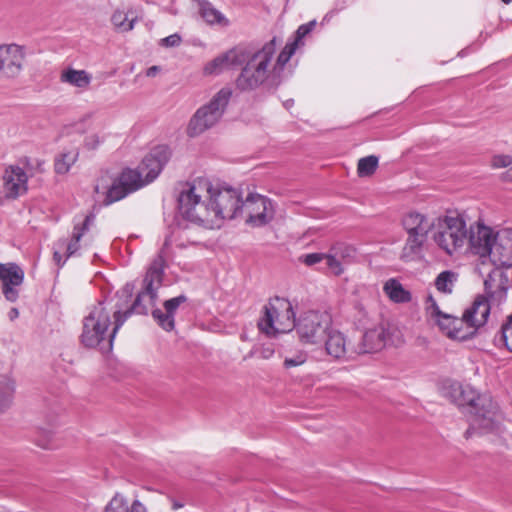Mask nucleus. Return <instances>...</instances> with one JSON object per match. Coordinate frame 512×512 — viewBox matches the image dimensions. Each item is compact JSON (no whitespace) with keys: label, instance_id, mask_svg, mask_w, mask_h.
<instances>
[{"label":"nucleus","instance_id":"f257e3e1","mask_svg":"<svg viewBox=\"0 0 512 512\" xmlns=\"http://www.w3.org/2000/svg\"><path fill=\"white\" fill-rule=\"evenodd\" d=\"M242 199L243 194L236 188L197 178L182 185L178 209L191 223L213 229L225 219L239 217Z\"/></svg>","mask_w":512,"mask_h":512},{"label":"nucleus","instance_id":"f03ea898","mask_svg":"<svg viewBox=\"0 0 512 512\" xmlns=\"http://www.w3.org/2000/svg\"><path fill=\"white\" fill-rule=\"evenodd\" d=\"M277 49V39L273 38L248 57L245 66L236 79L238 89L251 91L262 85L268 88H276L292 74V68L289 64L292 49L288 48L286 51H280L275 57Z\"/></svg>","mask_w":512,"mask_h":512},{"label":"nucleus","instance_id":"7ed1b4c3","mask_svg":"<svg viewBox=\"0 0 512 512\" xmlns=\"http://www.w3.org/2000/svg\"><path fill=\"white\" fill-rule=\"evenodd\" d=\"M171 156L165 145L154 147L142 160L137 169H125L112 180L109 175L98 179L95 185L97 195L104 196L103 203L109 205L123 199L126 195L154 181Z\"/></svg>","mask_w":512,"mask_h":512},{"label":"nucleus","instance_id":"20e7f679","mask_svg":"<svg viewBox=\"0 0 512 512\" xmlns=\"http://www.w3.org/2000/svg\"><path fill=\"white\" fill-rule=\"evenodd\" d=\"M448 394L458 406L472 408L467 438L474 434L500 436L504 432L503 415L489 395H480L472 386L458 382L449 385Z\"/></svg>","mask_w":512,"mask_h":512},{"label":"nucleus","instance_id":"39448f33","mask_svg":"<svg viewBox=\"0 0 512 512\" xmlns=\"http://www.w3.org/2000/svg\"><path fill=\"white\" fill-rule=\"evenodd\" d=\"M130 316L131 311H123L122 305L99 301L87 309L83 318L81 343L87 348L110 351L116 333Z\"/></svg>","mask_w":512,"mask_h":512},{"label":"nucleus","instance_id":"423d86ee","mask_svg":"<svg viewBox=\"0 0 512 512\" xmlns=\"http://www.w3.org/2000/svg\"><path fill=\"white\" fill-rule=\"evenodd\" d=\"M171 244L172 239L167 237L158 255L149 265L143 279L142 290L138 293L130 307H128V304L129 299L132 296L133 285L128 283L117 293V296L120 299H123L121 303H117L118 305H122L123 311H131V315L133 313L147 314L148 310L155 305L158 298V289L162 286L166 261L170 257Z\"/></svg>","mask_w":512,"mask_h":512},{"label":"nucleus","instance_id":"0eeeda50","mask_svg":"<svg viewBox=\"0 0 512 512\" xmlns=\"http://www.w3.org/2000/svg\"><path fill=\"white\" fill-rule=\"evenodd\" d=\"M432 241L445 255L459 257L467 252L468 226L463 215L450 212L436 217Z\"/></svg>","mask_w":512,"mask_h":512},{"label":"nucleus","instance_id":"6e6552de","mask_svg":"<svg viewBox=\"0 0 512 512\" xmlns=\"http://www.w3.org/2000/svg\"><path fill=\"white\" fill-rule=\"evenodd\" d=\"M232 94L230 87H223L208 102L201 105L189 120L187 135L197 137L218 125L226 112Z\"/></svg>","mask_w":512,"mask_h":512},{"label":"nucleus","instance_id":"1a4fd4ad","mask_svg":"<svg viewBox=\"0 0 512 512\" xmlns=\"http://www.w3.org/2000/svg\"><path fill=\"white\" fill-rule=\"evenodd\" d=\"M295 312L291 302L282 297H274L263 308L258 321L259 330L268 337L289 333L295 326Z\"/></svg>","mask_w":512,"mask_h":512},{"label":"nucleus","instance_id":"9d476101","mask_svg":"<svg viewBox=\"0 0 512 512\" xmlns=\"http://www.w3.org/2000/svg\"><path fill=\"white\" fill-rule=\"evenodd\" d=\"M29 166L27 157L5 166L0 178V205L15 201L28 192Z\"/></svg>","mask_w":512,"mask_h":512},{"label":"nucleus","instance_id":"9b49d317","mask_svg":"<svg viewBox=\"0 0 512 512\" xmlns=\"http://www.w3.org/2000/svg\"><path fill=\"white\" fill-rule=\"evenodd\" d=\"M331 326V319L326 313L319 311H307L303 313L294 328L301 343L305 345L320 346L324 341L325 335Z\"/></svg>","mask_w":512,"mask_h":512},{"label":"nucleus","instance_id":"f8f14e48","mask_svg":"<svg viewBox=\"0 0 512 512\" xmlns=\"http://www.w3.org/2000/svg\"><path fill=\"white\" fill-rule=\"evenodd\" d=\"M273 202L259 193L249 192L243 196L239 216L244 217L248 225L262 227L274 218Z\"/></svg>","mask_w":512,"mask_h":512},{"label":"nucleus","instance_id":"ddd939ff","mask_svg":"<svg viewBox=\"0 0 512 512\" xmlns=\"http://www.w3.org/2000/svg\"><path fill=\"white\" fill-rule=\"evenodd\" d=\"M351 249L343 244H337L333 246L328 253H310L299 257V261L307 266H314L322 261L334 275H340L343 273V262L350 256Z\"/></svg>","mask_w":512,"mask_h":512},{"label":"nucleus","instance_id":"4468645a","mask_svg":"<svg viewBox=\"0 0 512 512\" xmlns=\"http://www.w3.org/2000/svg\"><path fill=\"white\" fill-rule=\"evenodd\" d=\"M496 232L489 226L476 222L468 227L467 252L478 255L485 263L491 253V246L495 240Z\"/></svg>","mask_w":512,"mask_h":512},{"label":"nucleus","instance_id":"2eb2a0df","mask_svg":"<svg viewBox=\"0 0 512 512\" xmlns=\"http://www.w3.org/2000/svg\"><path fill=\"white\" fill-rule=\"evenodd\" d=\"M24 280V271L15 263H0V281L2 293L9 302H15L19 297L18 287Z\"/></svg>","mask_w":512,"mask_h":512},{"label":"nucleus","instance_id":"dca6fc26","mask_svg":"<svg viewBox=\"0 0 512 512\" xmlns=\"http://www.w3.org/2000/svg\"><path fill=\"white\" fill-rule=\"evenodd\" d=\"M326 355L335 360H350L355 357V347H350L346 336L331 326L322 343Z\"/></svg>","mask_w":512,"mask_h":512},{"label":"nucleus","instance_id":"f3484780","mask_svg":"<svg viewBox=\"0 0 512 512\" xmlns=\"http://www.w3.org/2000/svg\"><path fill=\"white\" fill-rule=\"evenodd\" d=\"M486 260H489L494 266H512V229L496 232L491 253Z\"/></svg>","mask_w":512,"mask_h":512},{"label":"nucleus","instance_id":"a211bd4d","mask_svg":"<svg viewBox=\"0 0 512 512\" xmlns=\"http://www.w3.org/2000/svg\"><path fill=\"white\" fill-rule=\"evenodd\" d=\"M435 222L436 217L430 218L416 211L407 213L402 219V225L408 237L422 241H427L428 234L434 233Z\"/></svg>","mask_w":512,"mask_h":512},{"label":"nucleus","instance_id":"6ab92c4d","mask_svg":"<svg viewBox=\"0 0 512 512\" xmlns=\"http://www.w3.org/2000/svg\"><path fill=\"white\" fill-rule=\"evenodd\" d=\"M23 48L16 44L0 45V72L7 77H15L22 69Z\"/></svg>","mask_w":512,"mask_h":512},{"label":"nucleus","instance_id":"aec40b11","mask_svg":"<svg viewBox=\"0 0 512 512\" xmlns=\"http://www.w3.org/2000/svg\"><path fill=\"white\" fill-rule=\"evenodd\" d=\"M245 60L244 51L240 48H233L220 54L204 66L205 75H219L226 70L241 65Z\"/></svg>","mask_w":512,"mask_h":512},{"label":"nucleus","instance_id":"412c9836","mask_svg":"<svg viewBox=\"0 0 512 512\" xmlns=\"http://www.w3.org/2000/svg\"><path fill=\"white\" fill-rule=\"evenodd\" d=\"M186 301L187 298L184 295L168 299L163 304L164 309H154L152 316L161 328L171 331L175 326V314Z\"/></svg>","mask_w":512,"mask_h":512},{"label":"nucleus","instance_id":"4be33fe9","mask_svg":"<svg viewBox=\"0 0 512 512\" xmlns=\"http://www.w3.org/2000/svg\"><path fill=\"white\" fill-rule=\"evenodd\" d=\"M385 342V328L381 325L374 326L364 332L361 342L355 347V354L377 352L385 346Z\"/></svg>","mask_w":512,"mask_h":512},{"label":"nucleus","instance_id":"5701e85b","mask_svg":"<svg viewBox=\"0 0 512 512\" xmlns=\"http://www.w3.org/2000/svg\"><path fill=\"white\" fill-rule=\"evenodd\" d=\"M490 314V303L486 296H478L473 304L465 310L463 315L466 321L475 329L483 326Z\"/></svg>","mask_w":512,"mask_h":512},{"label":"nucleus","instance_id":"b1692460","mask_svg":"<svg viewBox=\"0 0 512 512\" xmlns=\"http://www.w3.org/2000/svg\"><path fill=\"white\" fill-rule=\"evenodd\" d=\"M505 282L506 280L503 278L501 271L494 269L489 272L488 279L484 281L486 295L491 300H502L507 291Z\"/></svg>","mask_w":512,"mask_h":512},{"label":"nucleus","instance_id":"393cba45","mask_svg":"<svg viewBox=\"0 0 512 512\" xmlns=\"http://www.w3.org/2000/svg\"><path fill=\"white\" fill-rule=\"evenodd\" d=\"M60 81L80 90H86L92 81V75L85 70L68 67L62 70Z\"/></svg>","mask_w":512,"mask_h":512},{"label":"nucleus","instance_id":"a878e982","mask_svg":"<svg viewBox=\"0 0 512 512\" xmlns=\"http://www.w3.org/2000/svg\"><path fill=\"white\" fill-rule=\"evenodd\" d=\"M94 222L93 215H87L81 224H75L73 229L72 238L69 242L65 241V253L66 258L74 256L80 248V240L89 230L90 226Z\"/></svg>","mask_w":512,"mask_h":512},{"label":"nucleus","instance_id":"bb28decb","mask_svg":"<svg viewBox=\"0 0 512 512\" xmlns=\"http://www.w3.org/2000/svg\"><path fill=\"white\" fill-rule=\"evenodd\" d=\"M199 12L204 21L211 26L227 27L230 24L228 18L208 1L199 3Z\"/></svg>","mask_w":512,"mask_h":512},{"label":"nucleus","instance_id":"cd10ccee","mask_svg":"<svg viewBox=\"0 0 512 512\" xmlns=\"http://www.w3.org/2000/svg\"><path fill=\"white\" fill-rule=\"evenodd\" d=\"M383 291L387 297L395 303H407L411 301V293L395 278L388 279L383 285Z\"/></svg>","mask_w":512,"mask_h":512},{"label":"nucleus","instance_id":"c85d7f7f","mask_svg":"<svg viewBox=\"0 0 512 512\" xmlns=\"http://www.w3.org/2000/svg\"><path fill=\"white\" fill-rule=\"evenodd\" d=\"M105 512H148L146 507L139 501L134 500L128 506L127 499L121 494H115L105 508Z\"/></svg>","mask_w":512,"mask_h":512},{"label":"nucleus","instance_id":"c756f323","mask_svg":"<svg viewBox=\"0 0 512 512\" xmlns=\"http://www.w3.org/2000/svg\"><path fill=\"white\" fill-rule=\"evenodd\" d=\"M15 393V380L9 374H0V413L8 409Z\"/></svg>","mask_w":512,"mask_h":512},{"label":"nucleus","instance_id":"7c9ffc66","mask_svg":"<svg viewBox=\"0 0 512 512\" xmlns=\"http://www.w3.org/2000/svg\"><path fill=\"white\" fill-rule=\"evenodd\" d=\"M475 329L466 321L465 316L454 318L452 328L448 332V337L452 340L465 341L475 334Z\"/></svg>","mask_w":512,"mask_h":512},{"label":"nucleus","instance_id":"2f4dec72","mask_svg":"<svg viewBox=\"0 0 512 512\" xmlns=\"http://www.w3.org/2000/svg\"><path fill=\"white\" fill-rule=\"evenodd\" d=\"M426 241L417 238L407 237L405 245L401 252V259L405 262L418 260L422 257L423 247Z\"/></svg>","mask_w":512,"mask_h":512},{"label":"nucleus","instance_id":"473e14b6","mask_svg":"<svg viewBox=\"0 0 512 512\" xmlns=\"http://www.w3.org/2000/svg\"><path fill=\"white\" fill-rule=\"evenodd\" d=\"M135 20L136 17L133 16V12L124 10H116L111 17L112 24L119 32L132 30Z\"/></svg>","mask_w":512,"mask_h":512},{"label":"nucleus","instance_id":"72a5a7b5","mask_svg":"<svg viewBox=\"0 0 512 512\" xmlns=\"http://www.w3.org/2000/svg\"><path fill=\"white\" fill-rule=\"evenodd\" d=\"M457 279V273L451 270L442 271L435 279V287L443 294H451Z\"/></svg>","mask_w":512,"mask_h":512},{"label":"nucleus","instance_id":"f704fd0d","mask_svg":"<svg viewBox=\"0 0 512 512\" xmlns=\"http://www.w3.org/2000/svg\"><path fill=\"white\" fill-rule=\"evenodd\" d=\"M494 343L498 347H505L512 353V314L507 318L500 332L495 336Z\"/></svg>","mask_w":512,"mask_h":512},{"label":"nucleus","instance_id":"c9c22d12","mask_svg":"<svg viewBox=\"0 0 512 512\" xmlns=\"http://www.w3.org/2000/svg\"><path fill=\"white\" fill-rule=\"evenodd\" d=\"M275 354V347L273 343H258L244 356V360L252 357H259L264 360L271 359Z\"/></svg>","mask_w":512,"mask_h":512},{"label":"nucleus","instance_id":"e433bc0d","mask_svg":"<svg viewBox=\"0 0 512 512\" xmlns=\"http://www.w3.org/2000/svg\"><path fill=\"white\" fill-rule=\"evenodd\" d=\"M316 21H310L307 24H303L299 26V28L296 31L295 39L291 42H288L281 51H286L288 48L292 49V55L296 52V49L301 44L302 39L309 34L312 29L315 27Z\"/></svg>","mask_w":512,"mask_h":512},{"label":"nucleus","instance_id":"4c0bfd02","mask_svg":"<svg viewBox=\"0 0 512 512\" xmlns=\"http://www.w3.org/2000/svg\"><path fill=\"white\" fill-rule=\"evenodd\" d=\"M77 159V153L75 151H69L62 153L55 160V171L58 174H65L69 171L71 166Z\"/></svg>","mask_w":512,"mask_h":512},{"label":"nucleus","instance_id":"58836bf2","mask_svg":"<svg viewBox=\"0 0 512 512\" xmlns=\"http://www.w3.org/2000/svg\"><path fill=\"white\" fill-rule=\"evenodd\" d=\"M283 358V367L286 370L301 366L306 363L308 354L304 350H298L292 354L280 355Z\"/></svg>","mask_w":512,"mask_h":512},{"label":"nucleus","instance_id":"ea45409f","mask_svg":"<svg viewBox=\"0 0 512 512\" xmlns=\"http://www.w3.org/2000/svg\"><path fill=\"white\" fill-rule=\"evenodd\" d=\"M378 166V158L374 155L361 158L358 162L357 171L359 176L372 175Z\"/></svg>","mask_w":512,"mask_h":512},{"label":"nucleus","instance_id":"a19ab883","mask_svg":"<svg viewBox=\"0 0 512 512\" xmlns=\"http://www.w3.org/2000/svg\"><path fill=\"white\" fill-rule=\"evenodd\" d=\"M425 311H426L427 317L431 321H434L437 317H439L441 314L444 313L440 310L436 300L434 299V297L432 295H429L426 298Z\"/></svg>","mask_w":512,"mask_h":512},{"label":"nucleus","instance_id":"79ce46f5","mask_svg":"<svg viewBox=\"0 0 512 512\" xmlns=\"http://www.w3.org/2000/svg\"><path fill=\"white\" fill-rule=\"evenodd\" d=\"M454 318L450 314L443 313L437 317L433 322L440 328V330L448 337V332L452 328Z\"/></svg>","mask_w":512,"mask_h":512},{"label":"nucleus","instance_id":"37998d69","mask_svg":"<svg viewBox=\"0 0 512 512\" xmlns=\"http://www.w3.org/2000/svg\"><path fill=\"white\" fill-rule=\"evenodd\" d=\"M512 164V157L510 155H494L491 159V166L495 169L506 168Z\"/></svg>","mask_w":512,"mask_h":512},{"label":"nucleus","instance_id":"c03bdc74","mask_svg":"<svg viewBox=\"0 0 512 512\" xmlns=\"http://www.w3.org/2000/svg\"><path fill=\"white\" fill-rule=\"evenodd\" d=\"M181 36L177 33L162 38L159 45L166 48L177 47L181 43Z\"/></svg>","mask_w":512,"mask_h":512},{"label":"nucleus","instance_id":"a18cd8bd","mask_svg":"<svg viewBox=\"0 0 512 512\" xmlns=\"http://www.w3.org/2000/svg\"><path fill=\"white\" fill-rule=\"evenodd\" d=\"M65 241H59L57 244H56V247H55V250H54V254H53V258H54V261L56 262V264L58 266H62L65 261H66V257L65 259H62V255H61V251L65 250Z\"/></svg>","mask_w":512,"mask_h":512},{"label":"nucleus","instance_id":"49530a36","mask_svg":"<svg viewBox=\"0 0 512 512\" xmlns=\"http://www.w3.org/2000/svg\"><path fill=\"white\" fill-rule=\"evenodd\" d=\"M103 140L96 134L94 135H91L89 137L86 138V145L89 147V148H96Z\"/></svg>","mask_w":512,"mask_h":512},{"label":"nucleus","instance_id":"de8ad7c7","mask_svg":"<svg viewBox=\"0 0 512 512\" xmlns=\"http://www.w3.org/2000/svg\"><path fill=\"white\" fill-rule=\"evenodd\" d=\"M161 71L160 66H151L146 70V76L147 77H155L159 72Z\"/></svg>","mask_w":512,"mask_h":512},{"label":"nucleus","instance_id":"09e8293b","mask_svg":"<svg viewBox=\"0 0 512 512\" xmlns=\"http://www.w3.org/2000/svg\"><path fill=\"white\" fill-rule=\"evenodd\" d=\"M502 179L505 181H512V167L502 174Z\"/></svg>","mask_w":512,"mask_h":512},{"label":"nucleus","instance_id":"8fccbe9b","mask_svg":"<svg viewBox=\"0 0 512 512\" xmlns=\"http://www.w3.org/2000/svg\"><path fill=\"white\" fill-rule=\"evenodd\" d=\"M189 235H190V229L186 228L181 231L180 238H181V240L188 239Z\"/></svg>","mask_w":512,"mask_h":512},{"label":"nucleus","instance_id":"3c124183","mask_svg":"<svg viewBox=\"0 0 512 512\" xmlns=\"http://www.w3.org/2000/svg\"><path fill=\"white\" fill-rule=\"evenodd\" d=\"M19 315V312L16 308H12L9 312V317L11 320H14L15 318H17Z\"/></svg>","mask_w":512,"mask_h":512},{"label":"nucleus","instance_id":"603ef678","mask_svg":"<svg viewBox=\"0 0 512 512\" xmlns=\"http://www.w3.org/2000/svg\"><path fill=\"white\" fill-rule=\"evenodd\" d=\"M177 246H178V247H180V248H183V247H185V244H184V242H183V241H180V242L177 244Z\"/></svg>","mask_w":512,"mask_h":512},{"label":"nucleus","instance_id":"864d4df0","mask_svg":"<svg viewBox=\"0 0 512 512\" xmlns=\"http://www.w3.org/2000/svg\"><path fill=\"white\" fill-rule=\"evenodd\" d=\"M192 244H197L200 242V239H193L190 241Z\"/></svg>","mask_w":512,"mask_h":512},{"label":"nucleus","instance_id":"5fc2aeb1","mask_svg":"<svg viewBox=\"0 0 512 512\" xmlns=\"http://www.w3.org/2000/svg\"><path fill=\"white\" fill-rule=\"evenodd\" d=\"M502 2H504L505 4H509L512 2V0H501Z\"/></svg>","mask_w":512,"mask_h":512},{"label":"nucleus","instance_id":"6e6d98bb","mask_svg":"<svg viewBox=\"0 0 512 512\" xmlns=\"http://www.w3.org/2000/svg\"><path fill=\"white\" fill-rule=\"evenodd\" d=\"M241 339H242V340H245V339H247V336H245V335L243 334V335H241Z\"/></svg>","mask_w":512,"mask_h":512},{"label":"nucleus","instance_id":"4d7b16f0","mask_svg":"<svg viewBox=\"0 0 512 512\" xmlns=\"http://www.w3.org/2000/svg\"><path fill=\"white\" fill-rule=\"evenodd\" d=\"M241 339H242V340H245V339H247V336H245V335L243 334V335H241Z\"/></svg>","mask_w":512,"mask_h":512}]
</instances>
